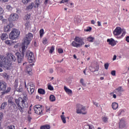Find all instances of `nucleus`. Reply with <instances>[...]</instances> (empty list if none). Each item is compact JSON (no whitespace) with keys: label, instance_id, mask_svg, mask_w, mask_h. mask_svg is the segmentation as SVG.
<instances>
[{"label":"nucleus","instance_id":"f257e3e1","mask_svg":"<svg viewBox=\"0 0 129 129\" xmlns=\"http://www.w3.org/2000/svg\"><path fill=\"white\" fill-rule=\"evenodd\" d=\"M15 101L18 106V109L21 113H23L24 108L29 107L28 102H27L28 101L27 95H24L22 98L20 97L18 99H15Z\"/></svg>","mask_w":129,"mask_h":129},{"label":"nucleus","instance_id":"f03ea898","mask_svg":"<svg viewBox=\"0 0 129 129\" xmlns=\"http://www.w3.org/2000/svg\"><path fill=\"white\" fill-rule=\"evenodd\" d=\"M3 61V64L5 65V66H7V69H9V67H13V62H17V55H16V53L15 54L13 53H9L7 55V59H4Z\"/></svg>","mask_w":129,"mask_h":129},{"label":"nucleus","instance_id":"7ed1b4c3","mask_svg":"<svg viewBox=\"0 0 129 129\" xmlns=\"http://www.w3.org/2000/svg\"><path fill=\"white\" fill-rule=\"evenodd\" d=\"M0 90L3 91L1 92L2 95H5V94H8L11 91V87H7V83H3L1 82Z\"/></svg>","mask_w":129,"mask_h":129},{"label":"nucleus","instance_id":"20e7f679","mask_svg":"<svg viewBox=\"0 0 129 129\" xmlns=\"http://www.w3.org/2000/svg\"><path fill=\"white\" fill-rule=\"evenodd\" d=\"M20 30L17 29H13L9 34L10 39L11 40H16L18 39V37L20 36Z\"/></svg>","mask_w":129,"mask_h":129},{"label":"nucleus","instance_id":"39448f33","mask_svg":"<svg viewBox=\"0 0 129 129\" xmlns=\"http://www.w3.org/2000/svg\"><path fill=\"white\" fill-rule=\"evenodd\" d=\"M77 113L78 114H86V107L80 104H77Z\"/></svg>","mask_w":129,"mask_h":129},{"label":"nucleus","instance_id":"423d86ee","mask_svg":"<svg viewBox=\"0 0 129 129\" xmlns=\"http://www.w3.org/2000/svg\"><path fill=\"white\" fill-rule=\"evenodd\" d=\"M25 57L27 58L29 63L35 62V56L34 55V53H33V52L30 50L26 51Z\"/></svg>","mask_w":129,"mask_h":129},{"label":"nucleus","instance_id":"0eeeda50","mask_svg":"<svg viewBox=\"0 0 129 129\" xmlns=\"http://www.w3.org/2000/svg\"><path fill=\"white\" fill-rule=\"evenodd\" d=\"M19 17V15L16 13L11 14L8 18V21L10 24H13L14 22L18 21Z\"/></svg>","mask_w":129,"mask_h":129},{"label":"nucleus","instance_id":"6e6552de","mask_svg":"<svg viewBox=\"0 0 129 129\" xmlns=\"http://www.w3.org/2000/svg\"><path fill=\"white\" fill-rule=\"evenodd\" d=\"M15 56H16V60H17V62L19 64L20 63H22L24 61V57L25 56V54L24 53H20L19 52H16L15 53Z\"/></svg>","mask_w":129,"mask_h":129},{"label":"nucleus","instance_id":"1a4fd4ad","mask_svg":"<svg viewBox=\"0 0 129 129\" xmlns=\"http://www.w3.org/2000/svg\"><path fill=\"white\" fill-rule=\"evenodd\" d=\"M35 113L40 115L43 113V110L42 109V105H35L33 107Z\"/></svg>","mask_w":129,"mask_h":129},{"label":"nucleus","instance_id":"9d476101","mask_svg":"<svg viewBox=\"0 0 129 129\" xmlns=\"http://www.w3.org/2000/svg\"><path fill=\"white\" fill-rule=\"evenodd\" d=\"M32 39H33V34L31 33H29L26 35L25 38H24V42L27 44V45H29V44L31 43Z\"/></svg>","mask_w":129,"mask_h":129},{"label":"nucleus","instance_id":"9b49d317","mask_svg":"<svg viewBox=\"0 0 129 129\" xmlns=\"http://www.w3.org/2000/svg\"><path fill=\"white\" fill-rule=\"evenodd\" d=\"M75 41L77 42V43H79L78 44L79 45H81L80 47H82V45L85 44V43H84V39L82 37H76Z\"/></svg>","mask_w":129,"mask_h":129},{"label":"nucleus","instance_id":"f8f14e48","mask_svg":"<svg viewBox=\"0 0 129 129\" xmlns=\"http://www.w3.org/2000/svg\"><path fill=\"white\" fill-rule=\"evenodd\" d=\"M113 34L114 37H116V36H119L121 34V28L120 27H117L113 32Z\"/></svg>","mask_w":129,"mask_h":129},{"label":"nucleus","instance_id":"ddd939ff","mask_svg":"<svg viewBox=\"0 0 129 129\" xmlns=\"http://www.w3.org/2000/svg\"><path fill=\"white\" fill-rule=\"evenodd\" d=\"M14 27V23H9V25L4 26V32L8 33L11 31V29Z\"/></svg>","mask_w":129,"mask_h":129},{"label":"nucleus","instance_id":"4468645a","mask_svg":"<svg viewBox=\"0 0 129 129\" xmlns=\"http://www.w3.org/2000/svg\"><path fill=\"white\" fill-rule=\"evenodd\" d=\"M107 42L109 43V45H110L112 47H114V46L117 44V41L114 40L113 38L107 39Z\"/></svg>","mask_w":129,"mask_h":129},{"label":"nucleus","instance_id":"2eb2a0df","mask_svg":"<svg viewBox=\"0 0 129 129\" xmlns=\"http://www.w3.org/2000/svg\"><path fill=\"white\" fill-rule=\"evenodd\" d=\"M8 102L10 105H11V106H13L14 109H17V108H18V105H17V103H15L14 101H12V99H9Z\"/></svg>","mask_w":129,"mask_h":129},{"label":"nucleus","instance_id":"dca6fc26","mask_svg":"<svg viewBox=\"0 0 129 129\" xmlns=\"http://www.w3.org/2000/svg\"><path fill=\"white\" fill-rule=\"evenodd\" d=\"M125 126H126L125 121L123 119H121V120H120V121L119 122V128H124Z\"/></svg>","mask_w":129,"mask_h":129},{"label":"nucleus","instance_id":"f3484780","mask_svg":"<svg viewBox=\"0 0 129 129\" xmlns=\"http://www.w3.org/2000/svg\"><path fill=\"white\" fill-rule=\"evenodd\" d=\"M90 71L92 73L96 72V71H98L99 70V67L98 66H96V67L91 66L89 67Z\"/></svg>","mask_w":129,"mask_h":129},{"label":"nucleus","instance_id":"a211bd4d","mask_svg":"<svg viewBox=\"0 0 129 129\" xmlns=\"http://www.w3.org/2000/svg\"><path fill=\"white\" fill-rule=\"evenodd\" d=\"M29 44H27V43H25V41H23L22 43V52L23 54H25V52H26V46H28Z\"/></svg>","mask_w":129,"mask_h":129},{"label":"nucleus","instance_id":"6ab92c4d","mask_svg":"<svg viewBox=\"0 0 129 129\" xmlns=\"http://www.w3.org/2000/svg\"><path fill=\"white\" fill-rule=\"evenodd\" d=\"M33 8H35V4L34 3H31L29 6L26 8L27 11H30V10H32Z\"/></svg>","mask_w":129,"mask_h":129},{"label":"nucleus","instance_id":"aec40b11","mask_svg":"<svg viewBox=\"0 0 129 129\" xmlns=\"http://www.w3.org/2000/svg\"><path fill=\"white\" fill-rule=\"evenodd\" d=\"M114 92L116 94H119V95H120V92H121V87L120 86L117 88L115 89L114 91Z\"/></svg>","mask_w":129,"mask_h":129},{"label":"nucleus","instance_id":"412c9836","mask_svg":"<svg viewBox=\"0 0 129 129\" xmlns=\"http://www.w3.org/2000/svg\"><path fill=\"white\" fill-rule=\"evenodd\" d=\"M8 34L7 33H3L1 36V38L2 41H5L8 39Z\"/></svg>","mask_w":129,"mask_h":129},{"label":"nucleus","instance_id":"4be33fe9","mask_svg":"<svg viewBox=\"0 0 129 129\" xmlns=\"http://www.w3.org/2000/svg\"><path fill=\"white\" fill-rule=\"evenodd\" d=\"M72 46L75 47V48H80L81 46L80 44H79L75 41H73L72 43Z\"/></svg>","mask_w":129,"mask_h":129},{"label":"nucleus","instance_id":"5701e85b","mask_svg":"<svg viewBox=\"0 0 129 129\" xmlns=\"http://www.w3.org/2000/svg\"><path fill=\"white\" fill-rule=\"evenodd\" d=\"M102 120L103 122H105V123H107L108 122V119L109 118L106 116H102L101 117Z\"/></svg>","mask_w":129,"mask_h":129},{"label":"nucleus","instance_id":"b1692460","mask_svg":"<svg viewBox=\"0 0 129 129\" xmlns=\"http://www.w3.org/2000/svg\"><path fill=\"white\" fill-rule=\"evenodd\" d=\"M38 93L39 94H41L42 95H44L46 93V92L44 90V89L39 88L38 89Z\"/></svg>","mask_w":129,"mask_h":129},{"label":"nucleus","instance_id":"393cba45","mask_svg":"<svg viewBox=\"0 0 129 129\" xmlns=\"http://www.w3.org/2000/svg\"><path fill=\"white\" fill-rule=\"evenodd\" d=\"M118 107V104L116 102H114L112 103V108L115 110L116 109H117V108Z\"/></svg>","mask_w":129,"mask_h":129},{"label":"nucleus","instance_id":"a878e982","mask_svg":"<svg viewBox=\"0 0 129 129\" xmlns=\"http://www.w3.org/2000/svg\"><path fill=\"white\" fill-rule=\"evenodd\" d=\"M64 91H66V92H67V93H68L69 94H72V93H73L72 90H71L70 89H69L68 88H67V87L64 86Z\"/></svg>","mask_w":129,"mask_h":129},{"label":"nucleus","instance_id":"bb28decb","mask_svg":"<svg viewBox=\"0 0 129 129\" xmlns=\"http://www.w3.org/2000/svg\"><path fill=\"white\" fill-rule=\"evenodd\" d=\"M7 105H8V103L7 102H3L1 106V110H4L5 109V107H7Z\"/></svg>","mask_w":129,"mask_h":129},{"label":"nucleus","instance_id":"cd10ccee","mask_svg":"<svg viewBox=\"0 0 129 129\" xmlns=\"http://www.w3.org/2000/svg\"><path fill=\"white\" fill-rule=\"evenodd\" d=\"M18 86H19V80L16 79L14 83V87L15 89H17Z\"/></svg>","mask_w":129,"mask_h":129},{"label":"nucleus","instance_id":"c85d7f7f","mask_svg":"<svg viewBox=\"0 0 129 129\" xmlns=\"http://www.w3.org/2000/svg\"><path fill=\"white\" fill-rule=\"evenodd\" d=\"M95 38L91 36H90L89 37H88L87 38V41L88 42H89L90 43H93V41H94L95 40Z\"/></svg>","mask_w":129,"mask_h":129},{"label":"nucleus","instance_id":"c756f323","mask_svg":"<svg viewBox=\"0 0 129 129\" xmlns=\"http://www.w3.org/2000/svg\"><path fill=\"white\" fill-rule=\"evenodd\" d=\"M40 4H41V0H35L34 8H39Z\"/></svg>","mask_w":129,"mask_h":129},{"label":"nucleus","instance_id":"7c9ffc66","mask_svg":"<svg viewBox=\"0 0 129 129\" xmlns=\"http://www.w3.org/2000/svg\"><path fill=\"white\" fill-rule=\"evenodd\" d=\"M51 128V126L49 124H46L42 125L40 126V129H50Z\"/></svg>","mask_w":129,"mask_h":129},{"label":"nucleus","instance_id":"2f4dec72","mask_svg":"<svg viewBox=\"0 0 129 129\" xmlns=\"http://www.w3.org/2000/svg\"><path fill=\"white\" fill-rule=\"evenodd\" d=\"M26 70L29 75H32V74H33V73H32V68L31 67H26Z\"/></svg>","mask_w":129,"mask_h":129},{"label":"nucleus","instance_id":"473e14b6","mask_svg":"<svg viewBox=\"0 0 129 129\" xmlns=\"http://www.w3.org/2000/svg\"><path fill=\"white\" fill-rule=\"evenodd\" d=\"M49 100L51 102H53V101H55V100H56V97H55V96L54 95H50L49 96Z\"/></svg>","mask_w":129,"mask_h":129},{"label":"nucleus","instance_id":"72a5a7b5","mask_svg":"<svg viewBox=\"0 0 129 129\" xmlns=\"http://www.w3.org/2000/svg\"><path fill=\"white\" fill-rule=\"evenodd\" d=\"M54 50H55V46L54 45H52L50 49L49 50L50 54H52L53 52H54Z\"/></svg>","mask_w":129,"mask_h":129},{"label":"nucleus","instance_id":"f704fd0d","mask_svg":"<svg viewBox=\"0 0 129 129\" xmlns=\"http://www.w3.org/2000/svg\"><path fill=\"white\" fill-rule=\"evenodd\" d=\"M39 34L40 38H42V37H43V35H44V29H40L39 31Z\"/></svg>","mask_w":129,"mask_h":129},{"label":"nucleus","instance_id":"c9c22d12","mask_svg":"<svg viewBox=\"0 0 129 129\" xmlns=\"http://www.w3.org/2000/svg\"><path fill=\"white\" fill-rule=\"evenodd\" d=\"M61 119L63 123H66V117L64 115H61Z\"/></svg>","mask_w":129,"mask_h":129},{"label":"nucleus","instance_id":"e433bc0d","mask_svg":"<svg viewBox=\"0 0 129 129\" xmlns=\"http://www.w3.org/2000/svg\"><path fill=\"white\" fill-rule=\"evenodd\" d=\"M80 83L83 85V86H84L85 87L86 86V84L84 83V80L83 79H81Z\"/></svg>","mask_w":129,"mask_h":129},{"label":"nucleus","instance_id":"4c0bfd02","mask_svg":"<svg viewBox=\"0 0 129 129\" xmlns=\"http://www.w3.org/2000/svg\"><path fill=\"white\" fill-rule=\"evenodd\" d=\"M48 90H50V91H53V90H54V87L49 84L48 86Z\"/></svg>","mask_w":129,"mask_h":129},{"label":"nucleus","instance_id":"58836bf2","mask_svg":"<svg viewBox=\"0 0 129 129\" xmlns=\"http://www.w3.org/2000/svg\"><path fill=\"white\" fill-rule=\"evenodd\" d=\"M125 35V32L124 31L122 34L121 35V36H117L116 38L117 39H121V38H122L123 36H124V35Z\"/></svg>","mask_w":129,"mask_h":129},{"label":"nucleus","instance_id":"ea45409f","mask_svg":"<svg viewBox=\"0 0 129 129\" xmlns=\"http://www.w3.org/2000/svg\"><path fill=\"white\" fill-rule=\"evenodd\" d=\"M92 28L91 27H87L86 29H85V32H91Z\"/></svg>","mask_w":129,"mask_h":129},{"label":"nucleus","instance_id":"a19ab883","mask_svg":"<svg viewBox=\"0 0 129 129\" xmlns=\"http://www.w3.org/2000/svg\"><path fill=\"white\" fill-rule=\"evenodd\" d=\"M5 43L7 45H12V43H13V41H12V40H7L5 41Z\"/></svg>","mask_w":129,"mask_h":129},{"label":"nucleus","instance_id":"79ce46f5","mask_svg":"<svg viewBox=\"0 0 129 129\" xmlns=\"http://www.w3.org/2000/svg\"><path fill=\"white\" fill-rule=\"evenodd\" d=\"M42 43H43V44H44V45H46L47 44V43H48V39L46 38H43Z\"/></svg>","mask_w":129,"mask_h":129},{"label":"nucleus","instance_id":"37998d69","mask_svg":"<svg viewBox=\"0 0 129 129\" xmlns=\"http://www.w3.org/2000/svg\"><path fill=\"white\" fill-rule=\"evenodd\" d=\"M30 18H31V16L29 15V14H27L25 17V20H26V21H29Z\"/></svg>","mask_w":129,"mask_h":129},{"label":"nucleus","instance_id":"c03bdc74","mask_svg":"<svg viewBox=\"0 0 129 129\" xmlns=\"http://www.w3.org/2000/svg\"><path fill=\"white\" fill-rule=\"evenodd\" d=\"M4 118V113L1 112L0 113V124L2 122V119Z\"/></svg>","mask_w":129,"mask_h":129},{"label":"nucleus","instance_id":"a18cd8bd","mask_svg":"<svg viewBox=\"0 0 129 129\" xmlns=\"http://www.w3.org/2000/svg\"><path fill=\"white\" fill-rule=\"evenodd\" d=\"M27 85H28V86H30V88H35V87H34V84H33L32 82H29Z\"/></svg>","mask_w":129,"mask_h":129},{"label":"nucleus","instance_id":"49530a36","mask_svg":"<svg viewBox=\"0 0 129 129\" xmlns=\"http://www.w3.org/2000/svg\"><path fill=\"white\" fill-rule=\"evenodd\" d=\"M3 76L4 78H6V79H9V75L7 73H3Z\"/></svg>","mask_w":129,"mask_h":129},{"label":"nucleus","instance_id":"de8ad7c7","mask_svg":"<svg viewBox=\"0 0 129 129\" xmlns=\"http://www.w3.org/2000/svg\"><path fill=\"white\" fill-rule=\"evenodd\" d=\"M57 52H58L59 54H62L64 52L63 49L59 48L57 49Z\"/></svg>","mask_w":129,"mask_h":129},{"label":"nucleus","instance_id":"09e8293b","mask_svg":"<svg viewBox=\"0 0 129 129\" xmlns=\"http://www.w3.org/2000/svg\"><path fill=\"white\" fill-rule=\"evenodd\" d=\"M32 0H22V3L24 4V5H26L28 4V3H30Z\"/></svg>","mask_w":129,"mask_h":129},{"label":"nucleus","instance_id":"8fccbe9b","mask_svg":"<svg viewBox=\"0 0 129 129\" xmlns=\"http://www.w3.org/2000/svg\"><path fill=\"white\" fill-rule=\"evenodd\" d=\"M91 124L85 125L83 127V129H89L90 127Z\"/></svg>","mask_w":129,"mask_h":129},{"label":"nucleus","instance_id":"3c124183","mask_svg":"<svg viewBox=\"0 0 129 129\" xmlns=\"http://www.w3.org/2000/svg\"><path fill=\"white\" fill-rule=\"evenodd\" d=\"M108 67H109V63H106L104 64V68L106 69V70H107L108 69Z\"/></svg>","mask_w":129,"mask_h":129},{"label":"nucleus","instance_id":"603ef678","mask_svg":"<svg viewBox=\"0 0 129 129\" xmlns=\"http://www.w3.org/2000/svg\"><path fill=\"white\" fill-rule=\"evenodd\" d=\"M30 90L31 92L30 94H33L35 91V88H30Z\"/></svg>","mask_w":129,"mask_h":129},{"label":"nucleus","instance_id":"864d4df0","mask_svg":"<svg viewBox=\"0 0 129 129\" xmlns=\"http://www.w3.org/2000/svg\"><path fill=\"white\" fill-rule=\"evenodd\" d=\"M2 21L3 24H4V25H6V24L8 23L7 19H2Z\"/></svg>","mask_w":129,"mask_h":129},{"label":"nucleus","instance_id":"5fc2aeb1","mask_svg":"<svg viewBox=\"0 0 129 129\" xmlns=\"http://www.w3.org/2000/svg\"><path fill=\"white\" fill-rule=\"evenodd\" d=\"M116 71L115 70H113L111 72V74L112 76H115Z\"/></svg>","mask_w":129,"mask_h":129},{"label":"nucleus","instance_id":"6e6d98bb","mask_svg":"<svg viewBox=\"0 0 129 129\" xmlns=\"http://www.w3.org/2000/svg\"><path fill=\"white\" fill-rule=\"evenodd\" d=\"M17 91L18 92H23V88H21V87H20L19 89H17Z\"/></svg>","mask_w":129,"mask_h":129},{"label":"nucleus","instance_id":"4d7b16f0","mask_svg":"<svg viewBox=\"0 0 129 129\" xmlns=\"http://www.w3.org/2000/svg\"><path fill=\"white\" fill-rule=\"evenodd\" d=\"M36 99H38L39 101H40V100H42V99H43V98L40 97V96L38 95L36 96Z\"/></svg>","mask_w":129,"mask_h":129},{"label":"nucleus","instance_id":"13d9d810","mask_svg":"<svg viewBox=\"0 0 129 129\" xmlns=\"http://www.w3.org/2000/svg\"><path fill=\"white\" fill-rule=\"evenodd\" d=\"M64 3H68V0H62L60 1V4H64Z\"/></svg>","mask_w":129,"mask_h":129},{"label":"nucleus","instance_id":"bf43d9fd","mask_svg":"<svg viewBox=\"0 0 129 129\" xmlns=\"http://www.w3.org/2000/svg\"><path fill=\"white\" fill-rule=\"evenodd\" d=\"M2 14H4V10L2 7H0V15H2Z\"/></svg>","mask_w":129,"mask_h":129},{"label":"nucleus","instance_id":"052dcab7","mask_svg":"<svg viewBox=\"0 0 129 129\" xmlns=\"http://www.w3.org/2000/svg\"><path fill=\"white\" fill-rule=\"evenodd\" d=\"M50 110H51V109L50 108V107H46V112L50 111Z\"/></svg>","mask_w":129,"mask_h":129},{"label":"nucleus","instance_id":"680f3d73","mask_svg":"<svg viewBox=\"0 0 129 129\" xmlns=\"http://www.w3.org/2000/svg\"><path fill=\"white\" fill-rule=\"evenodd\" d=\"M29 22L28 21H27L25 24V26L26 28H28V27H29Z\"/></svg>","mask_w":129,"mask_h":129},{"label":"nucleus","instance_id":"e2e57ef3","mask_svg":"<svg viewBox=\"0 0 129 129\" xmlns=\"http://www.w3.org/2000/svg\"><path fill=\"white\" fill-rule=\"evenodd\" d=\"M6 9L7 10H12V7H11V6L10 5H8L7 7H6Z\"/></svg>","mask_w":129,"mask_h":129},{"label":"nucleus","instance_id":"0e129e2a","mask_svg":"<svg viewBox=\"0 0 129 129\" xmlns=\"http://www.w3.org/2000/svg\"><path fill=\"white\" fill-rule=\"evenodd\" d=\"M122 112H124V111L123 110H120L119 111V115H120Z\"/></svg>","mask_w":129,"mask_h":129},{"label":"nucleus","instance_id":"69168bd1","mask_svg":"<svg viewBox=\"0 0 129 129\" xmlns=\"http://www.w3.org/2000/svg\"><path fill=\"white\" fill-rule=\"evenodd\" d=\"M31 120H32V117H31V116L29 115L28 117V121H31Z\"/></svg>","mask_w":129,"mask_h":129},{"label":"nucleus","instance_id":"338daca9","mask_svg":"<svg viewBox=\"0 0 129 129\" xmlns=\"http://www.w3.org/2000/svg\"><path fill=\"white\" fill-rule=\"evenodd\" d=\"M125 41H126V42H127V43H129V36H128L126 37Z\"/></svg>","mask_w":129,"mask_h":129},{"label":"nucleus","instance_id":"774afa93","mask_svg":"<svg viewBox=\"0 0 129 129\" xmlns=\"http://www.w3.org/2000/svg\"><path fill=\"white\" fill-rule=\"evenodd\" d=\"M89 129H95L94 128V126H93V125H92V124H91L90 126Z\"/></svg>","mask_w":129,"mask_h":129}]
</instances>
